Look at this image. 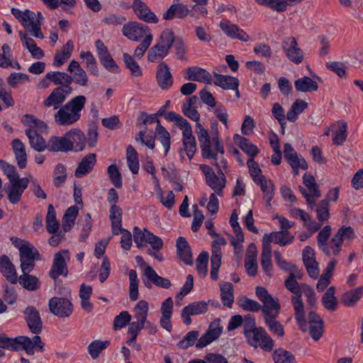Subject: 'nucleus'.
Returning <instances> with one entry per match:
<instances>
[{
	"label": "nucleus",
	"mask_w": 363,
	"mask_h": 363,
	"mask_svg": "<svg viewBox=\"0 0 363 363\" xmlns=\"http://www.w3.org/2000/svg\"><path fill=\"white\" fill-rule=\"evenodd\" d=\"M291 302L295 311V318L303 331L308 330L311 337L318 340L323 333V320L321 317L314 311H310L305 318L303 303L301 295L294 296Z\"/></svg>",
	"instance_id": "nucleus-1"
},
{
	"label": "nucleus",
	"mask_w": 363,
	"mask_h": 363,
	"mask_svg": "<svg viewBox=\"0 0 363 363\" xmlns=\"http://www.w3.org/2000/svg\"><path fill=\"white\" fill-rule=\"evenodd\" d=\"M166 118L173 122L182 130V147L179 153L181 161L184 162L186 156L191 160L196 152V142L193 135L190 123L179 114L174 111H169L166 114Z\"/></svg>",
	"instance_id": "nucleus-2"
},
{
	"label": "nucleus",
	"mask_w": 363,
	"mask_h": 363,
	"mask_svg": "<svg viewBox=\"0 0 363 363\" xmlns=\"http://www.w3.org/2000/svg\"><path fill=\"white\" fill-rule=\"evenodd\" d=\"M86 101V99L84 96L73 97L56 111L54 115L55 122L60 126H69L74 124L80 120Z\"/></svg>",
	"instance_id": "nucleus-3"
},
{
	"label": "nucleus",
	"mask_w": 363,
	"mask_h": 363,
	"mask_svg": "<svg viewBox=\"0 0 363 363\" xmlns=\"http://www.w3.org/2000/svg\"><path fill=\"white\" fill-rule=\"evenodd\" d=\"M11 241L19 251L21 268L23 273L30 272L34 268V262L40 259L38 250L30 242L12 237Z\"/></svg>",
	"instance_id": "nucleus-4"
},
{
	"label": "nucleus",
	"mask_w": 363,
	"mask_h": 363,
	"mask_svg": "<svg viewBox=\"0 0 363 363\" xmlns=\"http://www.w3.org/2000/svg\"><path fill=\"white\" fill-rule=\"evenodd\" d=\"M255 294L259 300L263 303L262 313L264 318L277 316L280 310L279 299L273 297L263 286H257Z\"/></svg>",
	"instance_id": "nucleus-5"
},
{
	"label": "nucleus",
	"mask_w": 363,
	"mask_h": 363,
	"mask_svg": "<svg viewBox=\"0 0 363 363\" xmlns=\"http://www.w3.org/2000/svg\"><path fill=\"white\" fill-rule=\"evenodd\" d=\"M123 35L132 41H142L150 37H153L151 29L136 21H129L122 28Z\"/></svg>",
	"instance_id": "nucleus-6"
},
{
	"label": "nucleus",
	"mask_w": 363,
	"mask_h": 363,
	"mask_svg": "<svg viewBox=\"0 0 363 363\" xmlns=\"http://www.w3.org/2000/svg\"><path fill=\"white\" fill-rule=\"evenodd\" d=\"M200 169L205 175L208 186L215 191L214 194L221 196L226 184L225 177L223 172L220 170L216 174L213 169L207 164H201Z\"/></svg>",
	"instance_id": "nucleus-7"
},
{
	"label": "nucleus",
	"mask_w": 363,
	"mask_h": 363,
	"mask_svg": "<svg viewBox=\"0 0 363 363\" xmlns=\"http://www.w3.org/2000/svg\"><path fill=\"white\" fill-rule=\"evenodd\" d=\"M247 342L253 347H261L267 352H271L274 347V341L262 328H258L250 332L246 337Z\"/></svg>",
	"instance_id": "nucleus-8"
},
{
	"label": "nucleus",
	"mask_w": 363,
	"mask_h": 363,
	"mask_svg": "<svg viewBox=\"0 0 363 363\" xmlns=\"http://www.w3.org/2000/svg\"><path fill=\"white\" fill-rule=\"evenodd\" d=\"M354 232L351 227L342 225L335 234L330 242V256H337L340 250L344 240H352L354 238Z\"/></svg>",
	"instance_id": "nucleus-9"
},
{
	"label": "nucleus",
	"mask_w": 363,
	"mask_h": 363,
	"mask_svg": "<svg viewBox=\"0 0 363 363\" xmlns=\"http://www.w3.org/2000/svg\"><path fill=\"white\" fill-rule=\"evenodd\" d=\"M223 330V328L220 325V320L219 318L213 320L208 325L206 333L199 338L196 347L202 349L218 340L221 335Z\"/></svg>",
	"instance_id": "nucleus-10"
},
{
	"label": "nucleus",
	"mask_w": 363,
	"mask_h": 363,
	"mask_svg": "<svg viewBox=\"0 0 363 363\" xmlns=\"http://www.w3.org/2000/svg\"><path fill=\"white\" fill-rule=\"evenodd\" d=\"M281 48L286 57L292 62L298 65L303 61V52L294 37L290 36L284 38L281 43Z\"/></svg>",
	"instance_id": "nucleus-11"
},
{
	"label": "nucleus",
	"mask_w": 363,
	"mask_h": 363,
	"mask_svg": "<svg viewBox=\"0 0 363 363\" xmlns=\"http://www.w3.org/2000/svg\"><path fill=\"white\" fill-rule=\"evenodd\" d=\"M50 312L60 318H67L73 312V305L71 301L63 297H53L49 301Z\"/></svg>",
	"instance_id": "nucleus-12"
},
{
	"label": "nucleus",
	"mask_w": 363,
	"mask_h": 363,
	"mask_svg": "<svg viewBox=\"0 0 363 363\" xmlns=\"http://www.w3.org/2000/svg\"><path fill=\"white\" fill-rule=\"evenodd\" d=\"M303 180L307 190L301 186L299 187V189L306 199L308 204L312 207L315 203V199L320 198L321 194L313 176L306 174L303 175Z\"/></svg>",
	"instance_id": "nucleus-13"
},
{
	"label": "nucleus",
	"mask_w": 363,
	"mask_h": 363,
	"mask_svg": "<svg viewBox=\"0 0 363 363\" xmlns=\"http://www.w3.org/2000/svg\"><path fill=\"white\" fill-rule=\"evenodd\" d=\"M208 303L205 301H194L186 306L182 311L181 318L186 325L191 324V315H199L206 313Z\"/></svg>",
	"instance_id": "nucleus-14"
},
{
	"label": "nucleus",
	"mask_w": 363,
	"mask_h": 363,
	"mask_svg": "<svg viewBox=\"0 0 363 363\" xmlns=\"http://www.w3.org/2000/svg\"><path fill=\"white\" fill-rule=\"evenodd\" d=\"M208 147L209 154H206L203 150H201L202 156L206 159L217 160L218 154L223 155L225 153L224 146L222 144L217 125L215 128H213L211 140L208 141Z\"/></svg>",
	"instance_id": "nucleus-15"
},
{
	"label": "nucleus",
	"mask_w": 363,
	"mask_h": 363,
	"mask_svg": "<svg viewBox=\"0 0 363 363\" xmlns=\"http://www.w3.org/2000/svg\"><path fill=\"white\" fill-rule=\"evenodd\" d=\"M294 236L289 230H279L264 234L262 239L263 247H271L274 242L281 246H286L293 242Z\"/></svg>",
	"instance_id": "nucleus-16"
},
{
	"label": "nucleus",
	"mask_w": 363,
	"mask_h": 363,
	"mask_svg": "<svg viewBox=\"0 0 363 363\" xmlns=\"http://www.w3.org/2000/svg\"><path fill=\"white\" fill-rule=\"evenodd\" d=\"M11 13L26 29H30L34 24L43 20V16L40 12L35 14L28 9L21 11L19 9L13 8Z\"/></svg>",
	"instance_id": "nucleus-17"
},
{
	"label": "nucleus",
	"mask_w": 363,
	"mask_h": 363,
	"mask_svg": "<svg viewBox=\"0 0 363 363\" xmlns=\"http://www.w3.org/2000/svg\"><path fill=\"white\" fill-rule=\"evenodd\" d=\"M69 260L68 250H62L55 255L53 264L50 271L51 278L55 279L61 275L67 273V262Z\"/></svg>",
	"instance_id": "nucleus-18"
},
{
	"label": "nucleus",
	"mask_w": 363,
	"mask_h": 363,
	"mask_svg": "<svg viewBox=\"0 0 363 363\" xmlns=\"http://www.w3.org/2000/svg\"><path fill=\"white\" fill-rule=\"evenodd\" d=\"M219 27L222 31L230 38L247 42L250 40V35L238 25L231 23L229 20L223 19L220 21Z\"/></svg>",
	"instance_id": "nucleus-19"
},
{
	"label": "nucleus",
	"mask_w": 363,
	"mask_h": 363,
	"mask_svg": "<svg viewBox=\"0 0 363 363\" xmlns=\"http://www.w3.org/2000/svg\"><path fill=\"white\" fill-rule=\"evenodd\" d=\"M149 311V304L145 300H140L134 307L133 317L135 320L130 323L129 326L139 330L145 328Z\"/></svg>",
	"instance_id": "nucleus-20"
},
{
	"label": "nucleus",
	"mask_w": 363,
	"mask_h": 363,
	"mask_svg": "<svg viewBox=\"0 0 363 363\" xmlns=\"http://www.w3.org/2000/svg\"><path fill=\"white\" fill-rule=\"evenodd\" d=\"M143 275L145 277V279H143V283L148 289L151 288V284L166 289L172 286L170 280L159 276L155 270L150 266H147L145 268Z\"/></svg>",
	"instance_id": "nucleus-21"
},
{
	"label": "nucleus",
	"mask_w": 363,
	"mask_h": 363,
	"mask_svg": "<svg viewBox=\"0 0 363 363\" xmlns=\"http://www.w3.org/2000/svg\"><path fill=\"white\" fill-rule=\"evenodd\" d=\"M69 151L79 152L84 150L86 138L79 128H72L65 133Z\"/></svg>",
	"instance_id": "nucleus-22"
},
{
	"label": "nucleus",
	"mask_w": 363,
	"mask_h": 363,
	"mask_svg": "<svg viewBox=\"0 0 363 363\" xmlns=\"http://www.w3.org/2000/svg\"><path fill=\"white\" fill-rule=\"evenodd\" d=\"M71 88L65 89L63 87H57L53 89L48 98L43 101L45 107H52L55 110H58L65 101L67 96L71 93Z\"/></svg>",
	"instance_id": "nucleus-23"
},
{
	"label": "nucleus",
	"mask_w": 363,
	"mask_h": 363,
	"mask_svg": "<svg viewBox=\"0 0 363 363\" xmlns=\"http://www.w3.org/2000/svg\"><path fill=\"white\" fill-rule=\"evenodd\" d=\"M284 155L295 174H298V169H306L308 168L306 160L302 157H298L296 152L290 144L286 143L284 145Z\"/></svg>",
	"instance_id": "nucleus-24"
},
{
	"label": "nucleus",
	"mask_w": 363,
	"mask_h": 363,
	"mask_svg": "<svg viewBox=\"0 0 363 363\" xmlns=\"http://www.w3.org/2000/svg\"><path fill=\"white\" fill-rule=\"evenodd\" d=\"M132 8L135 14L142 21L149 23H156L158 18L142 0H134Z\"/></svg>",
	"instance_id": "nucleus-25"
},
{
	"label": "nucleus",
	"mask_w": 363,
	"mask_h": 363,
	"mask_svg": "<svg viewBox=\"0 0 363 363\" xmlns=\"http://www.w3.org/2000/svg\"><path fill=\"white\" fill-rule=\"evenodd\" d=\"M11 186L8 191V199L11 203H18L21 196L29 184V179L27 177L21 178L10 182Z\"/></svg>",
	"instance_id": "nucleus-26"
},
{
	"label": "nucleus",
	"mask_w": 363,
	"mask_h": 363,
	"mask_svg": "<svg viewBox=\"0 0 363 363\" xmlns=\"http://www.w3.org/2000/svg\"><path fill=\"white\" fill-rule=\"evenodd\" d=\"M173 308L174 303L171 297L167 298L161 303L160 324L162 328L168 332H170L172 329L171 318L173 313Z\"/></svg>",
	"instance_id": "nucleus-27"
},
{
	"label": "nucleus",
	"mask_w": 363,
	"mask_h": 363,
	"mask_svg": "<svg viewBox=\"0 0 363 363\" xmlns=\"http://www.w3.org/2000/svg\"><path fill=\"white\" fill-rule=\"evenodd\" d=\"M23 123L27 126L26 135L47 133L48 125L43 121L35 118L33 115H26L23 120Z\"/></svg>",
	"instance_id": "nucleus-28"
},
{
	"label": "nucleus",
	"mask_w": 363,
	"mask_h": 363,
	"mask_svg": "<svg viewBox=\"0 0 363 363\" xmlns=\"http://www.w3.org/2000/svg\"><path fill=\"white\" fill-rule=\"evenodd\" d=\"M24 313L30 330L34 334L40 333L42 330L43 323L37 309L33 306H28L25 309Z\"/></svg>",
	"instance_id": "nucleus-29"
},
{
	"label": "nucleus",
	"mask_w": 363,
	"mask_h": 363,
	"mask_svg": "<svg viewBox=\"0 0 363 363\" xmlns=\"http://www.w3.org/2000/svg\"><path fill=\"white\" fill-rule=\"evenodd\" d=\"M18 350L23 349L28 354L32 355L34 354L35 347L42 351L43 350L44 344L42 342L41 338L39 335H35L33 338L27 336H18Z\"/></svg>",
	"instance_id": "nucleus-30"
},
{
	"label": "nucleus",
	"mask_w": 363,
	"mask_h": 363,
	"mask_svg": "<svg viewBox=\"0 0 363 363\" xmlns=\"http://www.w3.org/2000/svg\"><path fill=\"white\" fill-rule=\"evenodd\" d=\"M185 78L190 81L203 82L207 84H211L213 82L210 72L199 67H191L186 69Z\"/></svg>",
	"instance_id": "nucleus-31"
},
{
	"label": "nucleus",
	"mask_w": 363,
	"mask_h": 363,
	"mask_svg": "<svg viewBox=\"0 0 363 363\" xmlns=\"http://www.w3.org/2000/svg\"><path fill=\"white\" fill-rule=\"evenodd\" d=\"M156 79L159 86L162 89H168L173 84V78L169 67L164 62L157 67Z\"/></svg>",
	"instance_id": "nucleus-32"
},
{
	"label": "nucleus",
	"mask_w": 363,
	"mask_h": 363,
	"mask_svg": "<svg viewBox=\"0 0 363 363\" xmlns=\"http://www.w3.org/2000/svg\"><path fill=\"white\" fill-rule=\"evenodd\" d=\"M0 272L11 284H16L18 281V276L15 266L6 255H3L0 257Z\"/></svg>",
	"instance_id": "nucleus-33"
},
{
	"label": "nucleus",
	"mask_w": 363,
	"mask_h": 363,
	"mask_svg": "<svg viewBox=\"0 0 363 363\" xmlns=\"http://www.w3.org/2000/svg\"><path fill=\"white\" fill-rule=\"evenodd\" d=\"M190 14V10L185 4L179 2L172 4L165 13L163 18L165 20H172L175 18H184Z\"/></svg>",
	"instance_id": "nucleus-34"
},
{
	"label": "nucleus",
	"mask_w": 363,
	"mask_h": 363,
	"mask_svg": "<svg viewBox=\"0 0 363 363\" xmlns=\"http://www.w3.org/2000/svg\"><path fill=\"white\" fill-rule=\"evenodd\" d=\"M177 255L179 259L187 265L193 264L192 253L186 240L183 237H179L177 240Z\"/></svg>",
	"instance_id": "nucleus-35"
},
{
	"label": "nucleus",
	"mask_w": 363,
	"mask_h": 363,
	"mask_svg": "<svg viewBox=\"0 0 363 363\" xmlns=\"http://www.w3.org/2000/svg\"><path fill=\"white\" fill-rule=\"evenodd\" d=\"M74 50V43L72 40H69L60 50L56 52L53 65L60 67L64 65L71 57Z\"/></svg>",
	"instance_id": "nucleus-36"
},
{
	"label": "nucleus",
	"mask_w": 363,
	"mask_h": 363,
	"mask_svg": "<svg viewBox=\"0 0 363 363\" xmlns=\"http://www.w3.org/2000/svg\"><path fill=\"white\" fill-rule=\"evenodd\" d=\"M11 146L18 166L21 169L25 168L27 164V155L24 144L19 139H14L11 142Z\"/></svg>",
	"instance_id": "nucleus-37"
},
{
	"label": "nucleus",
	"mask_w": 363,
	"mask_h": 363,
	"mask_svg": "<svg viewBox=\"0 0 363 363\" xmlns=\"http://www.w3.org/2000/svg\"><path fill=\"white\" fill-rule=\"evenodd\" d=\"M222 255L221 247L212 245L210 275L211 279L214 281L218 279V272L221 264Z\"/></svg>",
	"instance_id": "nucleus-38"
},
{
	"label": "nucleus",
	"mask_w": 363,
	"mask_h": 363,
	"mask_svg": "<svg viewBox=\"0 0 363 363\" xmlns=\"http://www.w3.org/2000/svg\"><path fill=\"white\" fill-rule=\"evenodd\" d=\"M96 155L90 153L84 157L79 162L75 171V176L82 177L89 173L96 164Z\"/></svg>",
	"instance_id": "nucleus-39"
},
{
	"label": "nucleus",
	"mask_w": 363,
	"mask_h": 363,
	"mask_svg": "<svg viewBox=\"0 0 363 363\" xmlns=\"http://www.w3.org/2000/svg\"><path fill=\"white\" fill-rule=\"evenodd\" d=\"M333 142L337 145H341L347 137V125L345 121H338L332 126Z\"/></svg>",
	"instance_id": "nucleus-40"
},
{
	"label": "nucleus",
	"mask_w": 363,
	"mask_h": 363,
	"mask_svg": "<svg viewBox=\"0 0 363 363\" xmlns=\"http://www.w3.org/2000/svg\"><path fill=\"white\" fill-rule=\"evenodd\" d=\"M255 183L260 186V189L264 194V201L266 202L267 205L270 206V202L273 199L274 195V186L273 182L271 180H267L264 176Z\"/></svg>",
	"instance_id": "nucleus-41"
},
{
	"label": "nucleus",
	"mask_w": 363,
	"mask_h": 363,
	"mask_svg": "<svg viewBox=\"0 0 363 363\" xmlns=\"http://www.w3.org/2000/svg\"><path fill=\"white\" fill-rule=\"evenodd\" d=\"M213 83L223 89H237L239 86V80L232 76L223 75L215 73Z\"/></svg>",
	"instance_id": "nucleus-42"
},
{
	"label": "nucleus",
	"mask_w": 363,
	"mask_h": 363,
	"mask_svg": "<svg viewBox=\"0 0 363 363\" xmlns=\"http://www.w3.org/2000/svg\"><path fill=\"white\" fill-rule=\"evenodd\" d=\"M48 151L53 152H67L69 147L65 134L63 136H52L48 140Z\"/></svg>",
	"instance_id": "nucleus-43"
},
{
	"label": "nucleus",
	"mask_w": 363,
	"mask_h": 363,
	"mask_svg": "<svg viewBox=\"0 0 363 363\" xmlns=\"http://www.w3.org/2000/svg\"><path fill=\"white\" fill-rule=\"evenodd\" d=\"M109 218L111 221L112 233L113 235H118L121 230L122 210L114 204H112L110 208Z\"/></svg>",
	"instance_id": "nucleus-44"
},
{
	"label": "nucleus",
	"mask_w": 363,
	"mask_h": 363,
	"mask_svg": "<svg viewBox=\"0 0 363 363\" xmlns=\"http://www.w3.org/2000/svg\"><path fill=\"white\" fill-rule=\"evenodd\" d=\"M220 299L224 306L232 308L234 302L233 285L230 282L220 284Z\"/></svg>",
	"instance_id": "nucleus-45"
},
{
	"label": "nucleus",
	"mask_w": 363,
	"mask_h": 363,
	"mask_svg": "<svg viewBox=\"0 0 363 363\" xmlns=\"http://www.w3.org/2000/svg\"><path fill=\"white\" fill-rule=\"evenodd\" d=\"M294 86L298 91L310 92L318 90V83L308 77H303L294 82Z\"/></svg>",
	"instance_id": "nucleus-46"
},
{
	"label": "nucleus",
	"mask_w": 363,
	"mask_h": 363,
	"mask_svg": "<svg viewBox=\"0 0 363 363\" xmlns=\"http://www.w3.org/2000/svg\"><path fill=\"white\" fill-rule=\"evenodd\" d=\"M233 140L240 149L250 157H254L258 153L257 147L252 144L248 139L241 136L239 134H235Z\"/></svg>",
	"instance_id": "nucleus-47"
},
{
	"label": "nucleus",
	"mask_w": 363,
	"mask_h": 363,
	"mask_svg": "<svg viewBox=\"0 0 363 363\" xmlns=\"http://www.w3.org/2000/svg\"><path fill=\"white\" fill-rule=\"evenodd\" d=\"M196 101L197 98L196 96L190 97L188 101L182 105V111L186 117L196 123H199L200 114L194 106Z\"/></svg>",
	"instance_id": "nucleus-48"
},
{
	"label": "nucleus",
	"mask_w": 363,
	"mask_h": 363,
	"mask_svg": "<svg viewBox=\"0 0 363 363\" xmlns=\"http://www.w3.org/2000/svg\"><path fill=\"white\" fill-rule=\"evenodd\" d=\"M331 234V227L325 225L318 234L317 242L320 249L328 256H330V250L328 243Z\"/></svg>",
	"instance_id": "nucleus-49"
},
{
	"label": "nucleus",
	"mask_w": 363,
	"mask_h": 363,
	"mask_svg": "<svg viewBox=\"0 0 363 363\" xmlns=\"http://www.w3.org/2000/svg\"><path fill=\"white\" fill-rule=\"evenodd\" d=\"M335 288L330 286L322 297V303L324 308L328 311H334L337 309V299L335 296Z\"/></svg>",
	"instance_id": "nucleus-50"
},
{
	"label": "nucleus",
	"mask_w": 363,
	"mask_h": 363,
	"mask_svg": "<svg viewBox=\"0 0 363 363\" xmlns=\"http://www.w3.org/2000/svg\"><path fill=\"white\" fill-rule=\"evenodd\" d=\"M79 208L75 206L68 208L62 218V228L64 232L69 231L74 225L78 215Z\"/></svg>",
	"instance_id": "nucleus-51"
},
{
	"label": "nucleus",
	"mask_w": 363,
	"mask_h": 363,
	"mask_svg": "<svg viewBox=\"0 0 363 363\" xmlns=\"http://www.w3.org/2000/svg\"><path fill=\"white\" fill-rule=\"evenodd\" d=\"M308 108V104L301 99H297L287 112L286 119L290 122H295L299 114Z\"/></svg>",
	"instance_id": "nucleus-52"
},
{
	"label": "nucleus",
	"mask_w": 363,
	"mask_h": 363,
	"mask_svg": "<svg viewBox=\"0 0 363 363\" xmlns=\"http://www.w3.org/2000/svg\"><path fill=\"white\" fill-rule=\"evenodd\" d=\"M30 272L23 273L18 278L20 284L29 291H35L40 287L39 279L33 275L29 274Z\"/></svg>",
	"instance_id": "nucleus-53"
},
{
	"label": "nucleus",
	"mask_w": 363,
	"mask_h": 363,
	"mask_svg": "<svg viewBox=\"0 0 363 363\" xmlns=\"http://www.w3.org/2000/svg\"><path fill=\"white\" fill-rule=\"evenodd\" d=\"M126 160L130 171L136 174L139 171V160L135 149L129 145L126 150Z\"/></svg>",
	"instance_id": "nucleus-54"
},
{
	"label": "nucleus",
	"mask_w": 363,
	"mask_h": 363,
	"mask_svg": "<svg viewBox=\"0 0 363 363\" xmlns=\"http://www.w3.org/2000/svg\"><path fill=\"white\" fill-rule=\"evenodd\" d=\"M45 222L46 229L49 233H55L58 232L60 224L56 219L55 210L52 204L48 206Z\"/></svg>",
	"instance_id": "nucleus-55"
},
{
	"label": "nucleus",
	"mask_w": 363,
	"mask_h": 363,
	"mask_svg": "<svg viewBox=\"0 0 363 363\" xmlns=\"http://www.w3.org/2000/svg\"><path fill=\"white\" fill-rule=\"evenodd\" d=\"M128 277H129V297L131 301H135L138 300V297H139V291H138L139 279H138L136 271L134 269H130L128 272Z\"/></svg>",
	"instance_id": "nucleus-56"
},
{
	"label": "nucleus",
	"mask_w": 363,
	"mask_h": 363,
	"mask_svg": "<svg viewBox=\"0 0 363 363\" xmlns=\"http://www.w3.org/2000/svg\"><path fill=\"white\" fill-rule=\"evenodd\" d=\"M155 131L158 140L164 148V155H167L170 149V135L169 132L160 124V121H157Z\"/></svg>",
	"instance_id": "nucleus-57"
},
{
	"label": "nucleus",
	"mask_w": 363,
	"mask_h": 363,
	"mask_svg": "<svg viewBox=\"0 0 363 363\" xmlns=\"http://www.w3.org/2000/svg\"><path fill=\"white\" fill-rule=\"evenodd\" d=\"M79 57L85 60L86 68L91 74L95 76L99 74V68L96 60L91 52L81 51Z\"/></svg>",
	"instance_id": "nucleus-58"
},
{
	"label": "nucleus",
	"mask_w": 363,
	"mask_h": 363,
	"mask_svg": "<svg viewBox=\"0 0 363 363\" xmlns=\"http://www.w3.org/2000/svg\"><path fill=\"white\" fill-rule=\"evenodd\" d=\"M170 48L157 42L150 48L147 54V60L150 62H155L157 58H164L168 55Z\"/></svg>",
	"instance_id": "nucleus-59"
},
{
	"label": "nucleus",
	"mask_w": 363,
	"mask_h": 363,
	"mask_svg": "<svg viewBox=\"0 0 363 363\" xmlns=\"http://www.w3.org/2000/svg\"><path fill=\"white\" fill-rule=\"evenodd\" d=\"M272 247H263L261 255V264L262 269L267 276H272L273 267L271 261Z\"/></svg>",
	"instance_id": "nucleus-60"
},
{
	"label": "nucleus",
	"mask_w": 363,
	"mask_h": 363,
	"mask_svg": "<svg viewBox=\"0 0 363 363\" xmlns=\"http://www.w3.org/2000/svg\"><path fill=\"white\" fill-rule=\"evenodd\" d=\"M272 357L274 363H297L295 356L282 348L274 350Z\"/></svg>",
	"instance_id": "nucleus-61"
},
{
	"label": "nucleus",
	"mask_w": 363,
	"mask_h": 363,
	"mask_svg": "<svg viewBox=\"0 0 363 363\" xmlns=\"http://www.w3.org/2000/svg\"><path fill=\"white\" fill-rule=\"evenodd\" d=\"M47 78L55 84H61L68 87L72 82V77L65 72H50L47 73Z\"/></svg>",
	"instance_id": "nucleus-62"
},
{
	"label": "nucleus",
	"mask_w": 363,
	"mask_h": 363,
	"mask_svg": "<svg viewBox=\"0 0 363 363\" xmlns=\"http://www.w3.org/2000/svg\"><path fill=\"white\" fill-rule=\"evenodd\" d=\"M188 363H228V360L221 354L208 352L203 357V359H194Z\"/></svg>",
	"instance_id": "nucleus-63"
},
{
	"label": "nucleus",
	"mask_w": 363,
	"mask_h": 363,
	"mask_svg": "<svg viewBox=\"0 0 363 363\" xmlns=\"http://www.w3.org/2000/svg\"><path fill=\"white\" fill-rule=\"evenodd\" d=\"M123 58L126 67L129 69L133 77H139L143 75V71L140 66L132 55L128 53H123Z\"/></svg>",
	"instance_id": "nucleus-64"
}]
</instances>
